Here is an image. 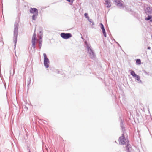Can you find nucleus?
I'll use <instances>...</instances> for the list:
<instances>
[{
	"mask_svg": "<svg viewBox=\"0 0 152 152\" xmlns=\"http://www.w3.org/2000/svg\"><path fill=\"white\" fill-rule=\"evenodd\" d=\"M118 141L119 144L121 145L126 144L127 147L128 146V140L125 138L123 134L119 137Z\"/></svg>",
	"mask_w": 152,
	"mask_h": 152,
	"instance_id": "nucleus-1",
	"label": "nucleus"
},
{
	"mask_svg": "<svg viewBox=\"0 0 152 152\" xmlns=\"http://www.w3.org/2000/svg\"><path fill=\"white\" fill-rule=\"evenodd\" d=\"M44 57V64L46 68L49 67V59L47 57V55L45 53L43 54Z\"/></svg>",
	"mask_w": 152,
	"mask_h": 152,
	"instance_id": "nucleus-2",
	"label": "nucleus"
},
{
	"mask_svg": "<svg viewBox=\"0 0 152 152\" xmlns=\"http://www.w3.org/2000/svg\"><path fill=\"white\" fill-rule=\"evenodd\" d=\"M60 35L64 39H67L72 37V34L70 33H62Z\"/></svg>",
	"mask_w": 152,
	"mask_h": 152,
	"instance_id": "nucleus-3",
	"label": "nucleus"
},
{
	"mask_svg": "<svg viewBox=\"0 0 152 152\" xmlns=\"http://www.w3.org/2000/svg\"><path fill=\"white\" fill-rule=\"evenodd\" d=\"M36 35L35 33H34L32 38V47L34 48H35V42L36 40Z\"/></svg>",
	"mask_w": 152,
	"mask_h": 152,
	"instance_id": "nucleus-4",
	"label": "nucleus"
},
{
	"mask_svg": "<svg viewBox=\"0 0 152 152\" xmlns=\"http://www.w3.org/2000/svg\"><path fill=\"white\" fill-rule=\"evenodd\" d=\"M88 50L89 53L90 54L89 56L90 58H92L93 57H94V53L93 52L92 50H91V49L90 48H88Z\"/></svg>",
	"mask_w": 152,
	"mask_h": 152,
	"instance_id": "nucleus-5",
	"label": "nucleus"
},
{
	"mask_svg": "<svg viewBox=\"0 0 152 152\" xmlns=\"http://www.w3.org/2000/svg\"><path fill=\"white\" fill-rule=\"evenodd\" d=\"M30 12L31 13L38 14V13L37 10L35 8H31Z\"/></svg>",
	"mask_w": 152,
	"mask_h": 152,
	"instance_id": "nucleus-6",
	"label": "nucleus"
},
{
	"mask_svg": "<svg viewBox=\"0 0 152 152\" xmlns=\"http://www.w3.org/2000/svg\"><path fill=\"white\" fill-rule=\"evenodd\" d=\"M115 1L117 6H120L122 5V1L121 0H115Z\"/></svg>",
	"mask_w": 152,
	"mask_h": 152,
	"instance_id": "nucleus-7",
	"label": "nucleus"
},
{
	"mask_svg": "<svg viewBox=\"0 0 152 152\" xmlns=\"http://www.w3.org/2000/svg\"><path fill=\"white\" fill-rule=\"evenodd\" d=\"M152 12V8L148 7L146 8V12L147 13L151 14Z\"/></svg>",
	"mask_w": 152,
	"mask_h": 152,
	"instance_id": "nucleus-8",
	"label": "nucleus"
},
{
	"mask_svg": "<svg viewBox=\"0 0 152 152\" xmlns=\"http://www.w3.org/2000/svg\"><path fill=\"white\" fill-rule=\"evenodd\" d=\"M145 20L147 21L150 20V22H152V15L151 16H148V17L145 18Z\"/></svg>",
	"mask_w": 152,
	"mask_h": 152,
	"instance_id": "nucleus-9",
	"label": "nucleus"
},
{
	"mask_svg": "<svg viewBox=\"0 0 152 152\" xmlns=\"http://www.w3.org/2000/svg\"><path fill=\"white\" fill-rule=\"evenodd\" d=\"M105 4L107 5V7H110L111 6V4H110V2L108 0H105Z\"/></svg>",
	"mask_w": 152,
	"mask_h": 152,
	"instance_id": "nucleus-10",
	"label": "nucleus"
},
{
	"mask_svg": "<svg viewBox=\"0 0 152 152\" xmlns=\"http://www.w3.org/2000/svg\"><path fill=\"white\" fill-rule=\"evenodd\" d=\"M42 36H40V37L39 41V45L40 48H41V46H42Z\"/></svg>",
	"mask_w": 152,
	"mask_h": 152,
	"instance_id": "nucleus-11",
	"label": "nucleus"
},
{
	"mask_svg": "<svg viewBox=\"0 0 152 152\" xmlns=\"http://www.w3.org/2000/svg\"><path fill=\"white\" fill-rule=\"evenodd\" d=\"M38 15V14H34L32 16V19L34 20H35Z\"/></svg>",
	"mask_w": 152,
	"mask_h": 152,
	"instance_id": "nucleus-12",
	"label": "nucleus"
},
{
	"mask_svg": "<svg viewBox=\"0 0 152 152\" xmlns=\"http://www.w3.org/2000/svg\"><path fill=\"white\" fill-rule=\"evenodd\" d=\"M130 74L132 75L134 77L137 75L135 74L134 71L133 70H132L131 71Z\"/></svg>",
	"mask_w": 152,
	"mask_h": 152,
	"instance_id": "nucleus-13",
	"label": "nucleus"
},
{
	"mask_svg": "<svg viewBox=\"0 0 152 152\" xmlns=\"http://www.w3.org/2000/svg\"><path fill=\"white\" fill-rule=\"evenodd\" d=\"M102 31L103 33V34L104 35V36L105 37H106V34L105 32V30L104 28H102Z\"/></svg>",
	"mask_w": 152,
	"mask_h": 152,
	"instance_id": "nucleus-14",
	"label": "nucleus"
},
{
	"mask_svg": "<svg viewBox=\"0 0 152 152\" xmlns=\"http://www.w3.org/2000/svg\"><path fill=\"white\" fill-rule=\"evenodd\" d=\"M141 62L140 59H138L136 60V64H137L140 65L141 64Z\"/></svg>",
	"mask_w": 152,
	"mask_h": 152,
	"instance_id": "nucleus-15",
	"label": "nucleus"
},
{
	"mask_svg": "<svg viewBox=\"0 0 152 152\" xmlns=\"http://www.w3.org/2000/svg\"><path fill=\"white\" fill-rule=\"evenodd\" d=\"M134 77H135L136 80H137L138 81H140V77L139 76L137 75L136 76Z\"/></svg>",
	"mask_w": 152,
	"mask_h": 152,
	"instance_id": "nucleus-16",
	"label": "nucleus"
},
{
	"mask_svg": "<svg viewBox=\"0 0 152 152\" xmlns=\"http://www.w3.org/2000/svg\"><path fill=\"white\" fill-rule=\"evenodd\" d=\"M84 16H85V17H86L87 18V19L90 21L91 22V21L89 20V17L88 16V14L87 13H85L84 14Z\"/></svg>",
	"mask_w": 152,
	"mask_h": 152,
	"instance_id": "nucleus-17",
	"label": "nucleus"
},
{
	"mask_svg": "<svg viewBox=\"0 0 152 152\" xmlns=\"http://www.w3.org/2000/svg\"><path fill=\"white\" fill-rule=\"evenodd\" d=\"M100 25H101V29H102V28H104V26L102 23H101Z\"/></svg>",
	"mask_w": 152,
	"mask_h": 152,
	"instance_id": "nucleus-18",
	"label": "nucleus"
},
{
	"mask_svg": "<svg viewBox=\"0 0 152 152\" xmlns=\"http://www.w3.org/2000/svg\"><path fill=\"white\" fill-rule=\"evenodd\" d=\"M66 0L67 1H68L69 2H70V0Z\"/></svg>",
	"mask_w": 152,
	"mask_h": 152,
	"instance_id": "nucleus-19",
	"label": "nucleus"
},
{
	"mask_svg": "<svg viewBox=\"0 0 152 152\" xmlns=\"http://www.w3.org/2000/svg\"><path fill=\"white\" fill-rule=\"evenodd\" d=\"M148 49H150V47H149L148 48Z\"/></svg>",
	"mask_w": 152,
	"mask_h": 152,
	"instance_id": "nucleus-20",
	"label": "nucleus"
},
{
	"mask_svg": "<svg viewBox=\"0 0 152 152\" xmlns=\"http://www.w3.org/2000/svg\"><path fill=\"white\" fill-rule=\"evenodd\" d=\"M29 152H30V151Z\"/></svg>",
	"mask_w": 152,
	"mask_h": 152,
	"instance_id": "nucleus-21",
	"label": "nucleus"
}]
</instances>
